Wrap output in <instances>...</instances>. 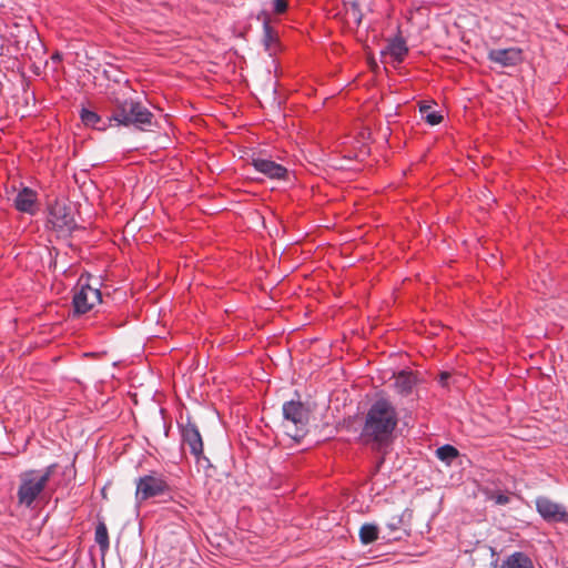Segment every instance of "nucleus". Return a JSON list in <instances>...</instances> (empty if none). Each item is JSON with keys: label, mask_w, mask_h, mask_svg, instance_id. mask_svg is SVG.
<instances>
[{"label": "nucleus", "mask_w": 568, "mask_h": 568, "mask_svg": "<svg viewBox=\"0 0 568 568\" xmlns=\"http://www.w3.org/2000/svg\"><path fill=\"white\" fill-rule=\"evenodd\" d=\"M397 424L398 414L395 405L388 398H377L365 414L361 438L365 444L381 448L392 440Z\"/></svg>", "instance_id": "f257e3e1"}, {"label": "nucleus", "mask_w": 568, "mask_h": 568, "mask_svg": "<svg viewBox=\"0 0 568 568\" xmlns=\"http://www.w3.org/2000/svg\"><path fill=\"white\" fill-rule=\"evenodd\" d=\"M106 120L110 126L133 125L141 131H148L155 124L153 113L141 102L133 99L116 98L112 113Z\"/></svg>", "instance_id": "f03ea898"}, {"label": "nucleus", "mask_w": 568, "mask_h": 568, "mask_svg": "<svg viewBox=\"0 0 568 568\" xmlns=\"http://www.w3.org/2000/svg\"><path fill=\"white\" fill-rule=\"evenodd\" d=\"M57 464H51L43 469H30L20 474L17 491L18 503L31 508L47 487Z\"/></svg>", "instance_id": "7ed1b4c3"}, {"label": "nucleus", "mask_w": 568, "mask_h": 568, "mask_svg": "<svg viewBox=\"0 0 568 568\" xmlns=\"http://www.w3.org/2000/svg\"><path fill=\"white\" fill-rule=\"evenodd\" d=\"M283 427L287 436L298 442L306 434L308 410L300 400L283 404Z\"/></svg>", "instance_id": "20e7f679"}, {"label": "nucleus", "mask_w": 568, "mask_h": 568, "mask_svg": "<svg viewBox=\"0 0 568 568\" xmlns=\"http://www.w3.org/2000/svg\"><path fill=\"white\" fill-rule=\"evenodd\" d=\"M180 434L182 446L189 447L196 464L204 468L211 467L210 459L203 453V439L197 426L187 418L185 424L180 425Z\"/></svg>", "instance_id": "39448f33"}, {"label": "nucleus", "mask_w": 568, "mask_h": 568, "mask_svg": "<svg viewBox=\"0 0 568 568\" xmlns=\"http://www.w3.org/2000/svg\"><path fill=\"white\" fill-rule=\"evenodd\" d=\"M169 490V485L163 476L155 473L139 477L136 480L135 499L138 504L160 496Z\"/></svg>", "instance_id": "423d86ee"}, {"label": "nucleus", "mask_w": 568, "mask_h": 568, "mask_svg": "<svg viewBox=\"0 0 568 568\" xmlns=\"http://www.w3.org/2000/svg\"><path fill=\"white\" fill-rule=\"evenodd\" d=\"M101 302V292L98 287H93L88 282H83L81 277L78 282V290L72 300L75 314H85L95 304Z\"/></svg>", "instance_id": "0eeeda50"}, {"label": "nucleus", "mask_w": 568, "mask_h": 568, "mask_svg": "<svg viewBox=\"0 0 568 568\" xmlns=\"http://www.w3.org/2000/svg\"><path fill=\"white\" fill-rule=\"evenodd\" d=\"M535 503L537 513L545 521L549 524L568 521V511L564 505L545 496L537 497Z\"/></svg>", "instance_id": "6e6552de"}, {"label": "nucleus", "mask_w": 568, "mask_h": 568, "mask_svg": "<svg viewBox=\"0 0 568 568\" xmlns=\"http://www.w3.org/2000/svg\"><path fill=\"white\" fill-rule=\"evenodd\" d=\"M49 223L54 230L63 234L70 233L75 227V221L71 211L59 202L50 207Z\"/></svg>", "instance_id": "1a4fd4ad"}, {"label": "nucleus", "mask_w": 568, "mask_h": 568, "mask_svg": "<svg viewBox=\"0 0 568 568\" xmlns=\"http://www.w3.org/2000/svg\"><path fill=\"white\" fill-rule=\"evenodd\" d=\"M251 164L253 168L270 179L282 180L287 175V170L283 165L265 158L254 156Z\"/></svg>", "instance_id": "9d476101"}, {"label": "nucleus", "mask_w": 568, "mask_h": 568, "mask_svg": "<svg viewBox=\"0 0 568 568\" xmlns=\"http://www.w3.org/2000/svg\"><path fill=\"white\" fill-rule=\"evenodd\" d=\"M488 59L501 67H514L521 61L523 51L516 47L493 49L488 52Z\"/></svg>", "instance_id": "9b49d317"}, {"label": "nucleus", "mask_w": 568, "mask_h": 568, "mask_svg": "<svg viewBox=\"0 0 568 568\" xmlns=\"http://www.w3.org/2000/svg\"><path fill=\"white\" fill-rule=\"evenodd\" d=\"M37 193L29 189L23 187L14 199V206L18 211L34 214L36 213Z\"/></svg>", "instance_id": "f8f14e48"}, {"label": "nucleus", "mask_w": 568, "mask_h": 568, "mask_svg": "<svg viewBox=\"0 0 568 568\" xmlns=\"http://www.w3.org/2000/svg\"><path fill=\"white\" fill-rule=\"evenodd\" d=\"M415 384L416 378L412 372L402 371L395 375L394 388L402 396L409 395Z\"/></svg>", "instance_id": "ddd939ff"}, {"label": "nucleus", "mask_w": 568, "mask_h": 568, "mask_svg": "<svg viewBox=\"0 0 568 568\" xmlns=\"http://www.w3.org/2000/svg\"><path fill=\"white\" fill-rule=\"evenodd\" d=\"M408 52L406 41L402 37H396L388 41L382 54H389L396 62H402Z\"/></svg>", "instance_id": "4468645a"}, {"label": "nucleus", "mask_w": 568, "mask_h": 568, "mask_svg": "<svg viewBox=\"0 0 568 568\" xmlns=\"http://www.w3.org/2000/svg\"><path fill=\"white\" fill-rule=\"evenodd\" d=\"M500 568H535L531 559L521 551H516L508 556Z\"/></svg>", "instance_id": "2eb2a0df"}, {"label": "nucleus", "mask_w": 568, "mask_h": 568, "mask_svg": "<svg viewBox=\"0 0 568 568\" xmlns=\"http://www.w3.org/2000/svg\"><path fill=\"white\" fill-rule=\"evenodd\" d=\"M82 122L98 130H104L109 125L108 120H103L98 113L89 109H82L80 113Z\"/></svg>", "instance_id": "dca6fc26"}, {"label": "nucleus", "mask_w": 568, "mask_h": 568, "mask_svg": "<svg viewBox=\"0 0 568 568\" xmlns=\"http://www.w3.org/2000/svg\"><path fill=\"white\" fill-rule=\"evenodd\" d=\"M459 455L457 448L452 445H443L436 449V457L447 465H450Z\"/></svg>", "instance_id": "f3484780"}, {"label": "nucleus", "mask_w": 568, "mask_h": 568, "mask_svg": "<svg viewBox=\"0 0 568 568\" xmlns=\"http://www.w3.org/2000/svg\"><path fill=\"white\" fill-rule=\"evenodd\" d=\"M378 538V528L374 524H364L359 529V539L364 545H369Z\"/></svg>", "instance_id": "a211bd4d"}, {"label": "nucleus", "mask_w": 568, "mask_h": 568, "mask_svg": "<svg viewBox=\"0 0 568 568\" xmlns=\"http://www.w3.org/2000/svg\"><path fill=\"white\" fill-rule=\"evenodd\" d=\"M95 542L99 545L102 552H105L109 549L108 529L103 523H99L95 528Z\"/></svg>", "instance_id": "6ab92c4d"}, {"label": "nucleus", "mask_w": 568, "mask_h": 568, "mask_svg": "<svg viewBox=\"0 0 568 568\" xmlns=\"http://www.w3.org/2000/svg\"><path fill=\"white\" fill-rule=\"evenodd\" d=\"M419 111L426 122L430 125H437L443 121V115L436 111H433L428 105L420 106Z\"/></svg>", "instance_id": "aec40b11"}, {"label": "nucleus", "mask_w": 568, "mask_h": 568, "mask_svg": "<svg viewBox=\"0 0 568 568\" xmlns=\"http://www.w3.org/2000/svg\"><path fill=\"white\" fill-rule=\"evenodd\" d=\"M402 518L398 516L393 517L389 521L386 523V528L389 530V536L393 539H398L399 537L394 536L396 531L400 529Z\"/></svg>", "instance_id": "412c9836"}, {"label": "nucleus", "mask_w": 568, "mask_h": 568, "mask_svg": "<svg viewBox=\"0 0 568 568\" xmlns=\"http://www.w3.org/2000/svg\"><path fill=\"white\" fill-rule=\"evenodd\" d=\"M263 31H264V42L266 45L270 44L271 41H273V30L268 23V21H264L263 23Z\"/></svg>", "instance_id": "4be33fe9"}, {"label": "nucleus", "mask_w": 568, "mask_h": 568, "mask_svg": "<svg viewBox=\"0 0 568 568\" xmlns=\"http://www.w3.org/2000/svg\"><path fill=\"white\" fill-rule=\"evenodd\" d=\"M287 8L286 0H274L273 1V10L275 13H283Z\"/></svg>", "instance_id": "5701e85b"}, {"label": "nucleus", "mask_w": 568, "mask_h": 568, "mask_svg": "<svg viewBox=\"0 0 568 568\" xmlns=\"http://www.w3.org/2000/svg\"><path fill=\"white\" fill-rule=\"evenodd\" d=\"M490 499L494 500L496 505H507L510 500L509 497L505 494L493 495Z\"/></svg>", "instance_id": "b1692460"}, {"label": "nucleus", "mask_w": 568, "mask_h": 568, "mask_svg": "<svg viewBox=\"0 0 568 568\" xmlns=\"http://www.w3.org/2000/svg\"><path fill=\"white\" fill-rule=\"evenodd\" d=\"M450 378V374L447 373V372H443L440 375H439V384L442 386H447L448 385V379Z\"/></svg>", "instance_id": "393cba45"}]
</instances>
